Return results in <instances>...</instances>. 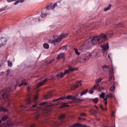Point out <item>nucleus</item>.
Segmentation results:
<instances>
[{"label": "nucleus", "instance_id": "1", "mask_svg": "<svg viewBox=\"0 0 127 127\" xmlns=\"http://www.w3.org/2000/svg\"><path fill=\"white\" fill-rule=\"evenodd\" d=\"M107 40H108L107 35L105 34H101L98 36L93 37L92 39L89 38L88 40L85 41L84 45L87 46V47H90L92 44L97 45V44L103 43V42H105V41H107Z\"/></svg>", "mask_w": 127, "mask_h": 127}, {"label": "nucleus", "instance_id": "2", "mask_svg": "<svg viewBox=\"0 0 127 127\" xmlns=\"http://www.w3.org/2000/svg\"><path fill=\"white\" fill-rule=\"evenodd\" d=\"M57 3H55L53 6L52 2H50V3H49L48 5L42 10L41 17H46V16H47V15L48 14V11H49L50 9H54L55 7L57 6Z\"/></svg>", "mask_w": 127, "mask_h": 127}, {"label": "nucleus", "instance_id": "3", "mask_svg": "<svg viewBox=\"0 0 127 127\" xmlns=\"http://www.w3.org/2000/svg\"><path fill=\"white\" fill-rule=\"evenodd\" d=\"M67 36H68V34L67 33H62L60 36L54 35L53 36L54 40H49V43L54 44V45H57V44H58V42L61 41L63 38L67 37Z\"/></svg>", "mask_w": 127, "mask_h": 127}, {"label": "nucleus", "instance_id": "4", "mask_svg": "<svg viewBox=\"0 0 127 127\" xmlns=\"http://www.w3.org/2000/svg\"><path fill=\"white\" fill-rule=\"evenodd\" d=\"M90 57L91 54H90V53L87 52H84L82 54V55L80 57V61H81V63L86 62L90 59Z\"/></svg>", "mask_w": 127, "mask_h": 127}, {"label": "nucleus", "instance_id": "5", "mask_svg": "<svg viewBox=\"0 0 127 127\" xmlns=\"http://www.w3.org/2000/svg\"><path fill=\"white\" fill-rule=\"evenodd\" d=\"M75 70V68L70 67L68 69H66L64 70V73L60 72L57 74V77L59 79H61V78H63L64 76H65V74H68V73H70L71 72H73Z\"/></svg>", "mask_w": 127, "mask_h": 127}, {"label": "nucleus", "instance_id": "6", "mask_svg": "<svg viewBox=\"0 0 127 127\" xmlns=\"http://www.w3.org/2000/svg\"><path fill=\"white\" fill-rule=\"evenodd\" d=\"M100 97L101 98H102V99H103L104 101V103L105 104V108H103V105H100V107L101 108V109L102 110H103V111H106V110H107V104H108V100H107V97H106V96H105V93L104 92H101V95H100Z\"/></svg>", "mask_w": 127, "mask_h": 127}, {"label": "nucleus", "instance_id": "7", "mask_svg": "<svg viewBox=\"0 0 127 127\" xmlns=\"http://www.w3.org/2000/svg\"><path fill=\"white\" fill-rule=\"evenodd\" d=\"M102 82V80H97L96 81V85H94L93 87H92L89 91L88 93L89 94H92L94 93V91L95 90H97L98 89V87H99V84L98 83H101Z\"/></svg>", "mask_w": 127, "mask_h": 127}, {"label": "nucleus", "instance_id": "8", "mask_svg": "<svg viewBox=\"0 0 127 127\" xmlns=\"http://www.w3.org/2000/svg\"><path fill=\"white\" fill-rule=\"evenodd\" d=\"M108 68L110 70L109 72V80H114V77L113 76V74H114L113 71V64H111V65L109 66H108Z\"/></svg>", "mask_w": 127, "mask_h": 127}, {"label": "nucleus", "instance_id": "9", "mask_svg": "<svg viewBox=\"0 0 127 127\" xmlns=\"http://www.w3.org/2000/svg\"><path fill=\"white\" fill-rule=\"evenodd\" d=\"M65 98H66L67 100H73V101H76V102H82V100H81L80 98H77V95L75 96L68 95L66 96Z\"/></svg>", "mask_w": 127, "mask_h": 127}, {"label": "nucleus", "instance_id": "10", "mask_svg": "<svg viewBox=\"0 0 127 127\" xmlns=\"http://www.w3.org/2000/svg\"><path fill=\"white\" fill-rule=\"evenodd\" d=\"M7 40H8V38L7 37L1 38L0 39V42L2 43V45H5L6 42H7Z\"/></svg>", "mask_w": 127, "mask_h": 127}, {"label": "nucleus", "instance_id": "11", "mask_svg": "<svg viewBox=\"0 0 127 127\" xmlns=\"http://www.w3.org/2000/svg\"><path fill=\"white\" fill-rule=\"evenodd\" d=\"M101 47L102 48V51L103 53H105V52H106V51L109 49V45H102Z\"/></svg>", "mask_w": 127, "mask_h": 127}, {"label": "nucleus", "instance_id": "12", "mask_svg": "<svg viewBox=\"0 0 127 127\" xmlns=\"http://www.w3.org/2000/svg\"><path fill=\"white\" fill-rule=\"evenodd\" d=\"M106 35L108 40L109 38H111L112 36H113V34H114V32L113 31H108L106 34H104Z\"/></svg>", "mask_w": 127, "mask_h": 127}, {"label": "nucleus", "instance_id": "13", "mask_svg": "<svg viewBox=\"0 0 127 127\" xmlns=\"http://www.w3.org/2000/svg\"><path fill=\"white\" fill-rule=\"evenodd\" d=\"M82 86V81H77L74 86V89H77L78 87H81Z\"/></svg>", "mask_w": 127, "mask_h": 127}, {"label": "nucleus", "instance_id": "14", "mask_svg": "<svg viewBox=\"0 0 127 127\" xmlns=\"http://www.w3.org/2000/svg\"><path fill=\"white\" fill-rule=\"evenodd\" d=\"M90 56H92V57H97L98 56V50H95L90 54Z\"/></svg>", "mask_w": 127, "mask_h": 127}, {"label": "nucleus", "instance_id": "15", "mask_svg": "<svg viewBox=\"0 0 127 127\" xmlns=\"http://www.w3.org/2000/svg\"><path fill=\"white\" fill-rule=\"evenodd\" d=\"M52 106H53V104H51L47 105V107H46V110L47 112H49L50 111H51V109H52Z\"/></svg>", "mask_w": 127, "mask_h": 127}, {"label": "nucleus", "instance_id": "16", "mask_svg": "<svg viewBox=\"0 0 127 127\" xmlns=\"http://www.w3.org/2000/svg\"><path fill=\"white\" fill-rule=\"evenodd\" d=\"M47 82V80H43V81H41L39 83V84H36L37 88H38L40 86H43L44 85H45V83Z\"/></svg>", "mask_w": 127, "mask_h": 127}, {"label": "nucleus", "instance_id": "17", "mask_svg": "<svg viewBox=\"0 0 127 127\" xmlns=\"http://www.w3.org/2000/svg\"><path fill=\"white\" fill-rule=\"evenodd\" d=\"M105 97L107 98V101H108V99H112V98H114L115 97V95L113 94V93H109L105 95Z\"/></svg>", "mask_w": 127, "mask_h": 127}, {"label": "nucleus", "instance_id": "18", "mask_svg": "<svg viewBox=\"0 0 127 127\" xmlns=\"http://www.w3.org/2000/svg\"><path fill=\"white\" fill-rule=\"evenodd\" d=\"M52 96H53V93H52V92H50L47 95L45 96V99L47 100L48 99H49V98H51Z\"/></svg>", "mask_w": 127, "mask_h": 127}, {"label": "nucleus", "instance_id": "19", "mask_svg": "<svg viewBox=\"0 0 127 127\" xmlns=\"http://www.w3.org/2000/svg\"><path fill=\"white\" fill-rule=\"evenodd\" d=\"M13 71L11 69H8L7 70V73L6 75H9V76H12L14 74Z\"/></svg>", "mask_w": 127, "mask_h": 127}, {"label": "nucleus", "instance_id": "20", "mask_svg": "<svg viewBox=\"0 0 127 127\" xmlns=\"http://www.w3.org/2000/svg\"><path fill=\"white\" fill-rule=\"evenodd\" d=\"M62 58H64V53H61L58 55V57H57V59L59 60Z\"/></svg>", "mask_w": 127, "mask_h": 127}, {"label": "nucleus", "instance_id": "21", "mask_svg": "<svg viewBox=\"0 0 127 127\" xmlns=\"http://www.w3.org/2000/svg\"><path fill=\"white\" fill-rule=\"evenodd\" d=\"M88 92V89H85L83 91H82L80 93L81 97H82V96H84V95H86V94H87Z\"/></svg>", "mask_w": 127, "mask_h": 127}, {"label": "nucleus", "instance_id": "22", "mask_svg": "<svg viewBox=\"0 0 127 127\" xmlns=\"http://www.w3.org/2000/svg\"><path fill=\"white\" fill-rule=\"evenodd\" d=\"M27 84H28V83L27 82V81L26 80H23L22 82V83L19 85V87H21V86H22V85H24V86H26V85H27Z\"/></svg>", "mask_w": 127, "mask_h": 127}, {"label": "nucleus", "instance_id": "23", "mask_svg": "<svg viewBox=\"0 0 127 127\" xmlns=\"http://www.w3.org/2000/svg\"><path fill=\"white\" fill-rule=\"evenodd\" d=\"M92 101L94 102V104H98V102H99V98H95L92 99Z\"/></svg>", "mask_w": 127, "mask_h": 127}, {"label": "nucleus", "instance_id": "24", "mask_svg": "<svg viewBox=\"0 0 127 127\" xmlns=\"http://www.w3.org/2000/svg\"><path fill=\"white\" fill-rule=\"evenodd\" d=\"M111 8H112V5L109 4L107 7L104 8V11H108V10L111 9Z\"/></svg>", "mask_w": 127, "mask_h": 127}, {"label": "nucleus", "instance_id": "25", "mask_svg": "<svg viewBox=\"0 0 127 127\" xmlns=\"http://www.w3.org/2000/svg\"><path fill=\"white\" fill-rule=\"evenodd\" d=\"M111 8H112V5L109 4L107 7L104 8V11H108V10L111 9Z\"/></svg>", "mask_w": 127, "mask_h": 127}, {"label": "nucleus", "instance_id": "26", "mask_svg": "<svg viewBox=\"0 0 127 127\" xmlns=\"http://www.w3.org/2000/svg\"><path fill=\"white\" fill-rule=\"evenodd\" d=\"M0 111H2V112H4V113H5V112H8V110L3 107H0Z\"/></svg>", "mask_w": 127, "mask_h": 127}, {"label": "nucleus", "instance_id": "27", "mask_svg": "<svg viewBox=\"0 0 127 127\" xmlns=\"http://www.w3.org/2000/svg\"><path fill=\"white\" fill-rule=\"evenodd\" d=\"M65 107H69V105L67 103H64L63 104V105L60 106V108L62 109V108H64Z\"/></svg>", "mask_w": 127, "mask_h": 127}, {"label": "nucleus", "instance_id": "28", "mask_svg": "<svg viewBox=\"0 0 127 127\" xmlns=\"http://www.w3.org/2000/svg\"><path fill=\"white\" fill-rule=\"evenodd\" d=\"M64 99H66V97H65V96L59 98L57 99V100L55 99L53 100V102H56V101H59V100H64Z\"/></svg>", "mask_w": 127, "mask_h": 127}, {"label": "nucleus", "instance_id": "29", "mask_svg": "<svg viewBox=\"0 0 127 127\" xmlns=\"http://www.w3.org/2000/svg\"><path fill=\"white\" fill-rule=\"evenodd\" d=\"M8 119V116L5 115L2 118V121H6Z\"/></svg>", "mask_w": 127, "mask_h": 127}, {"label": "nucleus", "instance_id": "30", "mask_svg": "<svg viewBox=\"0 0 127 127\" xmlns=\"http://www.w3.org/2000/svg\"><path fill=\"white\" fill-rule=\"evenodd\" d=\"M43 46H44V48H45L46 49H48V48H49V45H48L47 44H44L43 45Z\"/></svg>", "mask_w": 127, "mask_h": 127}, {"label": "nucleus", "instance_id": "31", "mask_svg": "<svg viewBox=\"0 0 127 127\" xmlns=\"http://www.w3.org/2000/svg\"><path fill=\"white\" fill-rule=\"evenodd\" d=\"M115 89H116V85L114 84L110 88V90L113 92V91H114Z\"/></svg>", "mask_w": 127, "mask_h": 127}, {"label": "nucleus", "instance_id": "32", "mask_svg": "<svg viewBox=\"0 0 127 127\" xmlns=\"http://www.w3.org/2000/svg\"><path fill=\"white\" fill-rule=\"evenodd\" d=\"M75 54H76L77 55H80V52L78 51V49L74 48V49Z\"/></svg>", "mask_w": 127, "mask_h": 127}, {"label": "nucleus", "instance_id": "33", "mask_svg": "<svg viewBox=\"0 0 127 127\" xmlns=\"http://www.w3.org/2000/svg\"><path fill=\"white\" fill-rule=\"evenodd\" d=\"M60 120H64V119H65V115H62L60 116L59 117Z\"/></svg>", "mask_w": 127, "mask_h": 127}, {"label": "nucleus", "instance_id": "34", "mask_svg": "<svg viewBox=\"0 0 127 127\" xmlns=\"http://www.w3.org/2000/svg\"><path fill=\"white\" fill-rule=\"evenodd\" d=\"M8 65L9 67H12V62H10V61H8Z\"/></svg>", "mask_w": 127, "mask_h": 127}, {"label": "nucleus", "instance_id": "35", "mask_svg": "<svg viewBox=\"0 0 127 127\" xmlns=\"http://www.w3.org/2000/svg\"><path fill=\"white\" fill-rule=\"evenodd\" d=\"M103 90H104V87H99L98 88V92H102V91H103Z\"/></svg>", "mask_w": 127, "mask_h": 127}, {"label": "nucleus", "instance_id": "36", "mask_svg": "<svg viewBox=\"0 0 127 127\" xmlns=\"http://www.w3.org/2000/svg\"><path fill=\"white\" fill-rule=\"evenodd\" d=\"M27 104H28V105H29V104H31V100L30 99V98H28L27 101Z\"/></svg>", "mask_w": 127, "mask_h": 127}, {"label": "nucleus", "instance_id": "37", "mask_svg": "<svg viewBox=\"0 0 127 127\" xmlns=\"http://www.w3.org/2000/svg\"><path fill=\"white\" fill-rule=\"evenodd\" d=\"M51 127H58V124L55 123L53 126H51Z\"/></svg>", "mask_w": 127, "mask_h": 127}, {"label": "nucleus", "instance_id": "38", "mask_svg": "<svg viewBox=\"0 0 127 127\" xmlns=\"http://www.w3.org/2000/svg\"><path fill=\"white\" fill-rule=\"evenodd\" d=\"M38 98V94H36L34 98V101H36Z\"/></svg>", "mask_w": 127, "mask_h": 127}, {"label": "nucleus", "instance_id": "39", "mask_svg": "<svg viewBox=\"0 0 127 127\" xmlns=\"http://www.w3.org/2000/svg\"><path fill=\"white\" fill-rule=\"evenodd\" d=\"M37 105H38L37 103L33 104L31 106V108H35L36 107H37Z\"/></svg>", "mask_w": 127, "mask_h": 127}, {"label": "nucleus", "instance_id": "40", "mask_svg": "<svg viewBox=\"0 0 127 127\" xmlns=\"http://www.w3.org/2000/svg\"><path fill=\"white\" fill-rule=\"evenodd\" d=\"M63 50H67V47L66 46H64L61 48Z\"/></svg>", "mask_w": 127, "mask_h": 127}, {"label": "nucleus", "instance_id": "41", "mask_svg": "<svg viewBox=\"0 0 127 127\" xmlns=\"http://www.w3.org/2000/svg\"><path fill=\"white\" fill-rule=\"evenodd\" d=\"M46 104H47V102H43L40 103L39 105H46Z\"/></svg>", "mask_w": 127, "mask_h": 127}, {"label": "nucleus", "instance_id": "42", "mask_svg": "<svg viewBox=\"0 0 127 127\" xmlns=\"http://www.w3.org/2000/svg\"><path fill=\"white\" fill-rule=\"evenodd\" d=\"M101 24H102V22H97L95 23V26H97V25H100Z\"/></svg>", "mask_w": 127, "mask_h": 127}, {"label": "nucleus", "instance_id": "43", "mask_svg": "<svg viewBox=\"0 0 127 127\" xmlns=\"http://www.w3.org/2000/svg\"><path fill=\"white\" fill-rule=\"evenodd\" d=\"M122 25H123V24L122 23H120L119 24H117V26H118V27H122Z\"/></svg>", "mask_w": 127, "mask_h": 127}, {"label": "nucleus", "instance_id": "44", "mask_svg": "<svg viewBox=\"0 0 127 127\" xmlns=\"http://www.w3.org/2000/svg\"><path fill=\"white\" fill-rule=\"evenodd\" d=\"M18 3H19V2L18 1V0H17V1H15L14 4H15V5H16V4H18Z\"/></svg>", "mask_w": 127, "mask_h": 127}, {"label": "nucleus", "instance_id": "45", "mask_svg": "<svg viewBox=\"0 0 127 127\" xmlns=\"http://www.w3.org/2000/svg\"><path fill=\"white\" fill-rule=\"evenodd\" d=\"M80 116H81L82 117H86V114L85 113H81L80 114Z\"/></svg>", "mask_w": 127, "mask_h": 127}, {"label": "nucleus", "instance_id": "46", "mask_svg": "<svg viewBox=\"0 0 127 127\" xmlns=\"http://www.w3.org/2000/svg\"><path fill=\"white\" fill-rule=\"evenodd\" d=\"M78 120H82V121H86V119L81 118H79Z\"/></svg>", "mask_w": 127, "mask_h": 127}, {"label": "nucleus", "instance_id": "47", "mask_svg": "<svg viewBox=\"0 0 127 127\" xmlns=\"http://www.w3.org/2000/svg\"><path fill=\"white\" fill-rule=\"evenodd\" d=\"M30 88H31V86H28L27 88V91H30Z\"/></svg>", "mask_w": 127, "mask_h": 127}, {"label": "nucleus", "instance_id": "48", "mask_svg": "<svg viewBox=\"0 0 127 127\" xmlns=\"http://www.w3.org/2000/svg\"><path fill=\"white\" fill-rule=\"evenodd\" d=\"M18 1H19V3H22L23 2V1H24V0H18Z\"/></svg>", "mask_w": 127, "mask_h": 127}, {"label": "nucleus", "instance_id": "49", "mask_svg": "<svg viewBox=\"0 0 127 127\" xmlns=\"http://www.w3.org/2000/svg\"><path fill=\"white\" fill-rule=\"evenodd\" d=\"M112 117H115V112H113L111 114Z\"/></svg>", "mask_w": 127, "mask_h": 127}, {"label": "nucleus", "instance_id": "50", "mask_svg": "<svg viewBox=\"0 0 127 127\" xmlns=\"http://www.w3.org/2000/svg\"><path fill=\"white\" fill-rule=\"evenodd\" d=\"M83 48H84V46H81V47L79 48V50H83Z\"/></svg>", "mask_w": 127, "mask_h": 127}, {"label": "nucleus", "instance_id": "51", "mask_svg": "<svg viewBox=\"0 0 127 127\" xmlns=\"http://www.w3.org/2000/svg\"><path fill=\"white\" fill-rule=\"evenodd\" d=\"M2 46H3V45L0 42V47H2Z\"/></svg>", "mask_w": 127, "mask_h": 127}, {"label": "nucleus", "instance_id": "52", "mask_svg": "<svg viewBox=\"0 0 127 127\" xmlns=\"http://www.w3.org/2000/svg\"><path fill=\"white\" fill-rule=\"evenodd\" d=\"M7 1H8V2H11V0H7Z\"/></svg>", "mask_w": 127, "mask_h": 127}, {"label": "nucleus", "instance_id": "53", "mask_svg": "<svg viewBox=\"0 0 127 127\" xmlns=\"http://www.w3.org/2000/svg\"><path fill=\"white\" fill-rule=\"evenodd\" d=\"M107 67H108V66H107V65H104L103 66V68H107Z\"/></svg>", "mask_w": 127, "mask_h": 127}, {"label": "nucleus", "instance_id": "54", "mask_svg": "<svg viewBox=\"0 0 127 127\" xmlns=\"http://www.w3.org/2000/svg\"><path fill=\"white\" fill-rule=\"evenodd\" d=\"M39 117V115H37V116L36 117V120H37V119H38Z\"/></svg>", "mask_w": 127, "mask_h": 127}, {"label": "nucleus", "instance_id": "55", "mask_svg": "<svg viewBox=\"0 0 127 127\" xmlns=\"http://www.w3.org/2000/svg\"><path fill=\"white\" fill-rule=\"evenodd\" d=\"M95 108H96V109H99V107L98 106L95 105Z\"/></svg>", "mask_w": 127, "mask_h": 127}, {"label": "nucleus", "instance_id": "56", "mask_svg": "<svg viewBox=\"0 0 127 127\" xmlns=\"http://www.w3.org/2000/svg\"><path fill=\"white\" fill-rule=\"evenodd\" d=\"M35 127V125H32V126H31L30 127Z\"/></svg>", "mask_w": 127, "mask_h": 127}, {"label": "nucleus", "instance_id": "57", "mask_svg": "<svg viewBox=\"0 0 127 127\" xmlns=\"http://www.w3.org/2000/svg\"><path fill=\"white\" fill-rule=\"evenodd\" d=\"M54 60H53L52 61L50 62V63H52V62H53Z\"/></svg>", "mask_w": 127, "mask_h": 127}, {"label": "nucleus", "instance_id": "58", "mask_svg": "<svg viewBox=\"0 0 127 127\" xmlns=\"http://www.w3.org/2000/svg\"><path fill=\"white\" fill-rule=\"evenodd\" d=\"M1 122H2V120H0V124L1 123Z\"/></svg>", "mask_w": 127, "mask_h": 127}, {"label": "nucleus", "instance_id": "59", "mask_svg": "<svg viewBox=\"0 0 127 127\" xmlns=\"http://www.w3.org/2000/svg\"><path fill=\"white\" fill-rule=\"evenodd\" d=\"M12 1H14L15 0H11Z\"/></svg>", "mask_w": 127, "mask_h": 127}, {"label": "nucleus", "instance_id": "60", "mask_svg": "<svg viewBox=\"0 0 127 127\" xmlns=\"http://www.w3.org/2000/svg\"><path fill=\"white\" fill-rule=\"evenodd\" d=\"M98 80H102V78L98 79Z\"/></svg>", "mask_w": 127, "mask_h": 127}, {"label": "nucleus", "instance_id": "61", "mask_svg": "<svg viewBox=\"0 0 127 127\" xmlns=\"http://www.w3.org/2000/svg\"><path fill=\"white\" fill-rule=\"evenodd\" d=\"M97 121H99L100 119H97Z\"/></svg>", "mask_w": 127, "mask_h": 127}, {"label": "nucleus", "instance_id": "62", "mask_svg": "<svg viewBox=\"0 0 127 127\" xmlns=\"http://www.w3.org/2000/svg\"><path fill=\"white\" fill-rule=\"evenodd\" d=\"M1 67V64H0V68Z\"/></svg>", "mask_w": 127, "mask_h": 127}, {"label": "nucleus", "instance_id": "63", "mask_svg": "<svg viewBox=\"0 0 127 127\" xmlns=\"http://www.w3.org/2000/svg\"><path fill=\"white\" fill-rule=\"evenodd\" d=\"M38 21H40L39 19H38Z\"/></svg>", "mask_w": 127, "mask_h": 127}, {"label": "nucleus", "instance_id": "64", "mask_svg": "<svg viewBox=\"0 0 127 127\" xmlns=\"http://www.w3.org/2000/svg\"><path fill=\"white\" fill-rule=\"evenodd\" d=\"M108 57L110 58V56H108Z\"/></svg>", "mask_w": 127, "mask_h": 127}]
</instances>
